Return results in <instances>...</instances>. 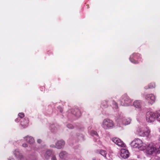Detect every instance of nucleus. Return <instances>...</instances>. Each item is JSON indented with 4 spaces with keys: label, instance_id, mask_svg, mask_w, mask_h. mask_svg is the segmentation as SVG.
<instances>
[{
    "label": "nucleus",
    "instance_id": "obj_1",
    "mask_svg": "<svg viewBox=\"0 0 160 160\" xmlns=\"http://www.w3.org/2000/svg\"><path fill=\"white\" fill-rule=\"evenodd\" d=\"M137 132L138 135L141 137H147L149 138L152 137L151 130L148 127L139 126L137 129Z\"/></svg>",
    "mask_w": 160,
    "mask_h": 160
},
{
    "label": "nucleus",
    "instance_id": "obj_2",
    "mask_svg": "<svg viewBox=\"0 0 160 160\" xmlns=\"http://www.w3.org/2000/svg\"><path fill=\"white\" fill-rule=\"evenodd\" d=\"M132 147L137 148L140 150H143L146 148V144L143 143L141 140L138 138L135 139L131 143Z\"/></svg>",
    "mask_w": 160,
    "mask_h": 160
},
{
    "label": "nucleus",
    "instance_id": "obj_3",
    "mask_svg": "<svg viewBox=\"0 0 160 160\" xmlns=\"http://www.w3.org/2000/svg\"><path fill=\"white\" fill-rule=\"evenodd\" d=\"M117 121L120 124L128 125L130 124L131 120L130 118L125 117L124 114L121 113L117 116Z\"/></svg>",
    "mask_w": 160,
    "mask_h": 160
},
{
    "label": "nucleus",
    "instance_id": "obj_4",
    "mask_svg": "<svg viewBox=\"0 0 160 160\" xmlns=\"http://www.w3.org/2000/svg\"><path fill=\"white\" fill-rule=\"evenodd\" d=\"M155 145L149 144L146 147L147 153L150 155H152L154 153H160V146L159 147L157 148Z\"/></svg>",
    "mask_w": 160,
    "mask_h": 160
},
{
    "label": "nucleus",
    "instance_id": "obj_5",
    "mask_svg": "<svg viewBox=\"0 0 160 160\" xmlns=\"http://www.w3.org/2000/svg\"><path fill=\"white\" fill-rule=\"evenodd\" d=\"M114 123L112 120L110 119H105L102 122V127L105 130L111 129L113 128Z\"/></svg>",
    "mask_w": 160,
    "mask_h": 160
},
{
    "label": "nucleus",
    "instance_id": "obj_6",
    "mask_svg": "<svg viewBox=\"0 0 160 160\" xmlns=\"http://www.w3.org/2000/svg\"><path fill=\"white\" fill-rule=\"evenodd\" d=\"M146 118L148 122H153L156 119L155 114L153 112H148L147 113Z\"/></svg>",
    "mask_w": 160,
    "mask_h": 160
},
{
    "label": "nucleus",
    "instance_id": "obj_7",
    "mask_svg": "<svg viewBox=\"0 0 160 160\" xmlns=\"http://www.w3.org/2000/svg\"><path fill=\"white\" fill-rule=\"evenodd\" d=\"M122 98L124 102L122 104V106H128L131 104L132 101L127 95L125 94L123 95Z\"/></svg>",
    "mask_w": 160,
    "mask_h": 160
},
{
    "label": "nucleus",
    "instance_id": "obj_8",
    "mask_svg": "<svg viewBox=\"0 0 160 160\" xmlns=\"http://www.w3.org/2000/svg\"><path fill=\"white\" fill-rule=\"evenodd\" d=\"M112 141L118 146L124 147L125 145L123 142L120 139L117 138H113L112 139Z\"/></svg>",
    "mask_w": 160,
    "mask_h": 160
},
{
    "label": "nucleus",
    "instance_id": "obj_9",
    "mask_svg": "<svg viewBox=\"0 0 160 160\" xmlns=\"http://www.w3.org/2000/svg\"><path fill=\"white\" fill-rule=\"evenodd\" d=\"M146 99L148 101V102L151 104L154 103L155 101V97L152 94H149L146 95L145 97Z\"/></svg>",
    "mask_w": 160,
    "mask_h": 160
},
{
    "label": "nucleus",
    "instance_id": "obj_10",
    "mask_svg": "<svg viewBox=\"0 0 160 160\" xmlns=\"http://www.w3.org/2000/svg\"><path fill=\"white\" fill-rule=\"evenodd\" d=\"M120 155L122 158L124 159L128 158L129 155L128 150L125 149H122L121 150Z\"/></svg>",
    "mask_w": 160,
    "mask_h": 160
},
{
    "label": "nucleus",
    "instance_id": "obj_11",
    "mask_svg": "<svg viewBox=\"0 0 160 160\" xmlns=\"http://www.w3.org/2000/svg\"><path fill=\"white\" fill-rule=\"evenodd\" d=\"M65 144V142L63 140H59L56 143V148L58 149H61L64 147Z\"/></svg>",
    "mask_w": 160,
    "mask_h": 160
},
{
    "label": "nucleus",
    "instance_id": "obj_12",
    "mask_svg": "<svg viewBox=\"0 0 160 160\" xmlns=\"http://www.w3.org/2000/svg\"><path fill=\"white\" fill-rule=\"evenodd\" d=\"M14 154L16 157L18 158L20 160H24L25 158L21 153H20L18 150H16L14 152Z\"/></svg>",
    "mask_w": 160,
    "mask_h": 160
},
{
    "label": "nucleus",
    "instance_id": "obj_13",
    "mask_svg": "<svg viewBox=\"0 0 160 160\" xmlns=\"http://www.w3.org/2000/svg\"><path fill=\"white\" fill-rule=\"evenodd\" d=\"M24 138L27 142L30 144H33L35 142L34 138L31 136H27Z\"/></svg>",
    "mask_w": 160,
    "mask_h": 160
},
{
    "label": "nucleus",
    "instance_id": "obj_14",
    "mask_svg": "<svg viewBox=\"0 0 160 160\" xmlns=\"http://www.w3.org/2000/svg\"><path fill=\"white\" fill-rule=\"evenodd\" d=\"M142 102L140 100H136L133 103L134 107L138 109L141 108L142 107Z\"/></svg>",
    "mask_w": 160,
    "mask_h": 160
},
{
    "label": "nucleus",
    "instance_id": "obj_15",
    "mask_svg": "<svg viewBox=\"0 0 160 160\" xmlns=\"http://www.w3.org/2000/svg\"><path fill=\"white\" fill-rule=\"evenodd\" d=\"M72 114L78 118L80 117L81 115V112L79 110L76 109L72 112Z\"/></svg>",
    "mask_w": 160,
    "mask_h": 160
},
{
    "label": "nucleus",
    "instance_id": "obj_16",
    "mask_svg": "<svg viewBox=\"0 0 160 160\" xmlns=\"http://www.w3.org/2000/svg\"><path fill=\"white\" fill-rule=\"evenodd\" d=\"M52 152L50 150L47 151L44 155V157L46 159L49 158L50 156L51 155Z\"/></svg>",
    "mask_w": 160,
    "mask_h": 160
},
{
    "label": "nucleus",
    "instance_id": "obj_17",
    "mask_svg": "<svg viewBox=\"0 0 160 160\" xmlns=\"http://www.w3.org/2000/svg\"><path fill=\"white\" fill-rule=\"evenodd\" d=\"M68 154L65 151H62L59 154V157L61 158H63L67 157Z\"/></svg>",
    "mask_w": 160,
    "mask_h": 160
},
{
    "label": "nucleus",
    "instance_id": "obj_18",
    "mask_svg": "<svg viewBox=\"0 0 160 160\" xmlns=\"http://www.w3.org/2000/svg\"><path fill=\"white\" fill-rule=\"evenodd\" d=\"M28 119H25L23 121H21V124L23 127H25L28 126Z\"/></svg>",
    "mask_w": 160,
    "mask_h": 160
},
{
    "label": "nucleus",
    "instance_id": "obj_19",
    "mask_svg": "<svg viewBox=\"0 0 160 160\" xmlns=\"http://www.w3.org/2000/svg\"><path fill=\"white\" fill-rule=\"evenodd\" d=\"M155 84L154 83H152L150 84L149 85L148 87H145V89H148L149 88H155Z\"/></svg>",
    "mask_w": 160,
    "mask_h": 160
},
{
    "label": "nucleus",
    "instance_id": "obj_20",
    "mask_svg": "<svg viewBox=\"0 0 160 160\" xmlns=\"http://www.w3.org/2000/svg\"><path fill=\"white\" fill-rule=\"evenodd\" d=\"M156 115L157 120L159 121H160V111L157 112Z\"/></svg>",
    "mask_w": 160,
    "mask_h": 160
},
{
    "label": "nucleus",
    "instance_id": "obj_21",
    "mask_svg": "<svg viewBox=\"0 0 160 160\" xmlns=\"http://www.w3.org/2000/svg\"><path fill=\"white\" fill-rule=\"evenodd\" d=\"M100 153L101 155L104 157L106 156L107 154L106 152L105 151L103 150L101 151Z\"/></svg>",
    "mask_w": 160,
    "mask_h": 160
},
{
    "label": "nucleus",
    "instance_id": "obj_22",
    "mask_svg": "<svg viewBox=\"0 0 160 160\" xmlns=\"http://www.w3.org/2000/svg\"><path fill=\"white\" fill-rule=\"evenodd\" d=\"M67 127L68 128L70 129H72L74 128V126L71 124H69L67 125Z\"/></svg>",
    "mask_w": 160,
    "mask_h": 160
},
{
    "label": "nucleus",
    "instance_id": "obj_23",
    "mask_svg": "<svg viewBox=\"0 0 160 160\" xmlns=\"http://www.w3.org/2000/svg\"><path fill=\"white\" fill-rule=\"evenodd\" d=\"M113 108H114L115 109H117L118 108V106L117 103L114 102H113Z\"/></svg>",
    "mask_w": 160,
    "mask_h": 160
},
{
    "label": "nucleus",
    "instance_id": "obj_24",
    "mask_svg": "<svg viewBox=\"0 0 160 160\" xmlns=\"http://www.w3.org/2000/svg\"><path fill=\"white\" fill-rule=\"evenodd\" d=\"M18 116L21 118H23L24 115V114L22 113H20L18 114Z\"/></svg>",
    "mask_w": 160,
    "mask_h": 160
},
{
    "label": "nucleus",
    "instance_id": "obj_25",
    "mask_svg": "<svg viewBox=\"0 0 160 160\" xmlns=\"http://www.w3.org/2000/svg\"><path fill=\"white\" fill-rule=\"evenodd\" d=\"M51 160H57L56 156L54 155H52L51 158Z\"/></svg>",
    "mask_w": 160,
    "mask_h": 160
},
{
    "label": "nucleus",
    "instance_id": "obj_26",
    "mask_svg": "<svg viewBox=\"0 0 160 160\" xmlns=\"http://www.w3.org/2000/svg\"><path fill=\"white\" fill-rule=\"evenodd\" d=\"M22 146L26 148L28 147V145L27 144L24 143L22 144Z\"/></svg>",
    "mask_w": 160,
    "mask_h": 160
},
{
    "label": "nucleus",
    "instance_id": "obj_27",
    "mask_svg": "<svg viewBox=\"0 0 160 160\" xmlns=\"http://www.w3.org/2000/svg\"><path fill=\"white\" fill-rule=\"evenodd\" d=\"M92 132L93 133H92L95 135H97V132H95V131H92Z\"/></svg>",
    "mask_w": 160,
    "mask_h": 160
},
{
    "label": "nucleus",
    "instance_id": "obj_28",
    "mask_svg": "<svg viewBox=\"0 0 160 160\" xmlns=\"http://www.w3.org/2000/svg\"><path fill=\"white\" fill-rule=\"evenodd\" d=\"M50 146L51 147H52V148H56V145H54V144L51 145H50Z\"/></svg>",
    "mask_w": 160,
    "mask_h": 160
},
{
    "label": "nucleus",
    "instance_id": "obj_29",
    "mask_svg": "<svg viewBox=\"0 0 160 160\" xmlns=\"http://www.w3.org/2000/svg\"><path fill=\"white\" fill-rule=\"evenodd\" d=\"M42 142V140L40 139H38L37 140V142L38 143H40Z\"/></svg>",
    "mask_w": 160,
    "mask_h": 160
},
{
    "label": "nucleus",
    "instance_id": "obj_30",
    "mask_svg": "<svg viewBox=\"0 0 160 160\" xmlns=\"http://www.w3.org/2000/svg\"><path fill=\"white\" fill-rule=\"evenodd\" d=\"M131 61L133 63H137V62H136V61H135V60H132V61L131 60Z\"/></svg>",
    "mask_w": 160,
    "mask_h": 160
},
{
    "label": "nucleus",
    "instance_id": "obj_31",
    "mask_svg": "<svg viewBox=\"0 0 160 160\" xmlns=\"http://www.w3.org/2000/svg\"><path fill=\"white\" fill-rule=\"evenodd\" d=\"M8 160H14V159L12 158H11L8 159Z\"/></svg>",
    "mask_w": 160,
    "mask_h": 160
},
{
    "label": "nucleus",
    "instance_id": "obj_32",
    "mask_svg": "<svg viewBox=\"0 0 160 160\" xmlns=\"http://www.w3.org/2000/svg\"><path fill=\"white\" fill-rule=\"evenodd\" d=\"M156 160H160V158H158L156 159Z\"/></svg>",
    "mask_w": 160,
    "mask_h": 160
},
{
    "label": "nucleus",
    "instance_id": "obj_33",
    "mask_svg": "<svg viewBox=\"0 0 160 160\" xmlns=\"http://www.w3.org/2000/svg\"><path fill=\"white\" fill-rule=\"evenodd\" d=\"M18 118H17L15 120V121L16 122H18Z\"/></svg>",
    "mask_w": 160,
    "mask_h": 160
}]
</instances>
